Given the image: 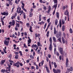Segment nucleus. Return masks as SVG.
<instances>
[{
  "label": "nucleus",
  "mask_w": 73,
  "mask_h": 73,
  "mask_svg": "<svg viewBox=\"0 0 73 73\" xmlns=\"http://www.w3.org/2000/svg\"><path fill=\"white\" fill-rule=\"evenodd\" d=\"M58 49L59 50L60 54H62V52H63V48L58 47Z\"/></svg>",
  "instance_id": "nucleus-1"
},
{
  "label": "nucleus",
  "mask_w": 73,
  "mask_h": 73,
  "mask_svg": "<svg viewBox=\"0 0 73 73\" xmlns=\"http://www.w3.org/2000/svg\"><path fill=\"white\" fill-rule=\"evenodd\" d=\"M1 15L4 16H8V13L7 12H4L3 13H1Z\"/></svg>",
  "instance_id": "nucleus-2"
},
{
  "label": "nucleus",
  "mask_w": 73,
  "mask_h": 73,
  "mask_svg": "<svg viewBox=\"0 0 73 73\" xmlns=\"http://www.w3.org/2000/svg\"><path fill=\"white\" fill-rule=\"evenodd\" d=\"M28 38H29V39L27 41L28 44H29L30 43H31L32 40L30 39V37H29L28 36Z\"/></svg>",
  "instance_id": "nucleus-3"
},
{
  "label": "nucleus",
  "mask_w": 73,
  "mask_h": 73,
  "mask_svg": "<svg viewBox=\"0 0 73 73\" xmlns=\"http://www.w3.org/2000/svg\"><path fill=\"white\" fill-rule=\"evenodd\" d=\"M15 66H17V67H19L20 65H19V62H18L15 64Z\"/></svg>",
  "instance_id": "nucleus-4"
},
{
  "label": "nucleus",
  "mask_w": 73,
  "mask_h": 73,
  "mask_svg": "<svg viewBox=\"0 0 73 73\" xmlns=\"http://www.w3.org/2000/svg\"><path fill=\"white\" fill-rule=\"evenodd\" d=\"M4 44H5L6 45H8V43H9V41H8V40L7 41V40H6L4 41Z\"/></svg>",
  "instance_id": "nucleus-5"
},
{
  "label": "nucleus",
  "mask_w": 73,
  "mask_h": 73,
  "mask_svg": "<svg viewBox=\"0 0 73 73\" xmlns=\"http://www.w3.org/2000/svg\"><path fill=\"white\" fill-rule=\"evenodd\" d=\"M66 66L68 65V62H69V60H68V58H66Z\"/></svg>",
  "instance_id": "nucleus-6"
},
{
  "label": "nucleus",
  "mask_w": 73,
  "mask_h": 73,
  "mask_svg": "<svg viewBox=\"0 0 73 73\" xmlns=\"http://www.w3.org/2000/svg\"><path fill=\"white\" fill-rule=\"evenodd\" d=\"M49 49L50 50H52V43H50Z\"/></svg>",
  "instance_id": "nucleus-7"
},
{
  "label": "nucleus",
  "mask_w": 73,
  "mask_h": 73,
  "mask_svg": "<svg viewBox=\"0 0 73 73\" xmlns=\"http://www.w3.org/2000/svg\"><path fill=\"white\" fill-rule=\"evenodd\" d=\"M64 14L65 15H68V16H69V12L68 11V10H66L64 12Z\"/></svg>",
  "instance_id": "nucleus-8"
},
{
  "label": "nucleus",
  "mask_w": 73,
  "mask_h": 73,
  "mask_svg": "<svg viewBox=\"0 0 73 73\" xmlns=\"http://www.w3.org/2000/svg\"><path fill=\"white\" fill-rule=\"evenodd\" d=\"M24 13H25L24 12H23V11H20L19 10V11L18 12V13H21V14H24Z\"/></svg>",
  "instance_id": "nucleus-9"
},
{
  "label": "nucleus",
  "mask_w": 73,
  "mask_h": 73,
  "mask_svg": "<svg viewBox=\"0 0 73 73\" xmlns=\"http://www.w3.org/2000/svg\"><path fill=\"white\" fill-rule=\"evenodd\" d=\"M49 65L50 69H52V65H51V62L49 60Z\"/></svg>",
  "instance_id": "nucleus-10"
},
{
  "label": "nucleus",
  "mask_w": 73,
  "mask_h": 73,
  "mask_svg": "<svg viewBox=\"0 0 73 73\" xmlns=\"http://www.w3.org/2000/svg\"><path fill=\"white\" fill-rule=\"evenodd\" d=\"M45 68H46V70L48 73H50V71H49V69H48V67L46 66Z\"/></svg>",
  "instance_id": "nucleus-11"
},
{
  "label": "nucleus",
  "mask_w": 73,
  "mask_h": 73,
  "mask_svg": "<svg viewBox=\"0 0 73 73\" xmlns=\"http://www.w3.org/2000/svg\"><path fill=\"white\" fill-rule=\"evenodd\" d=\"M54 34H56L57 33H58V31H56V28H54Z\"/></svg>",
  "instance_id": "nucleus-12"
},
{
  "label": "nucleus",
  "mask_w": 73,
  "mask_h": 73,
  "mask_svg": "<svg viewBox=\"0 0 73 73\" xmlns=\"http://www.w3.org/2000/svg\"><path fill=\"white\" fill-rule=\"evenodd\" d=\"M37 46H42V45L41 44V43L38 42H37Z\"/></svg>",
  "instance_id": "nucleus-13"
},
{
  "label": "nucleus",
  "mask_w": 73,
  "mask_h": 73,
  "mask_svg": "<svg viewBox=\"0 0 73 73\" xmlns=\"http://www.w3.org/2000/svg\"><path fill=\"white\" fill-rule=\"evenodd\" d=\"M62 42H63V43L64 44V43H65V39H64V38L63 37H62Z\"/></svg>",
  "instance_id": "nucleus-14"
},
{
  "label": "nucleus",
  "mask_w": 73,
  "mask_h": 73,
  "mask_svg": "<svg viewBox=\"0 0 73 73\" xmlns=\"http://www.w3.org/2000/svg\"><path fill=\"white\" fill-rule=\"evenodd\" d=\"M9 24L11 26H13V25H14L15 24L14 23H13V22H10Z\"/></svg>",
  "instance_id": "nucleus-15"
},
{
  "label": "nucleus",
  "mask_w": 73,
  "mask_h": 73,
  "mask_svg": "<svg viewBox=\"0 0 73 73\" xmlns=\"http://www.w3.org/2000/svg\"><path fill=\"white\" fill-rule=\"evenodd\" d=\"M43 9H44V11H46V10L47 9V8H46V6H45L44 5H43Z\"/></svg>",
  "instance_id": "nucleus-16"
},
{
  "label": "nucleus",
  "mask_w": 73,
  "mask_h": 73,
  "mask_svg": "<svg viewBox=\"0 0 73 73\" xmlns=\"http://www.w3.org/2000/svg\"><path fill=\"white\" fill-rule=\"evenodd\" d=\"M61 72V70L60 69L56 70V72L57 73H60Z\"/></svg>",
  "instance_id": "nucleus-17"
},
{
  "label": "nucleus",
  "mask_w": 73,
  "mask_h": 73,
  "mask_svg": "<svg viewBox=\"0 0 73 73\" xmlns=\"http://www.w3.org/2000/svg\"><path fill=\"white\" fill-rule=\"evenodd\" d=\"M9 62H10L9 63L11 65H12V63H13V61L11 60H9Z\"/></svg>",
  "instance_id": "nucleus-18"
},
{
  "label": "nucleus",
  "mask_w": 73,
  "mask_h": 73,
  "mask_svg": "<svg viewBox=\"0 0 73 73\" xmlns=\"http://www.w3.org/2000/svg\"><path fill=\"white\" fill-rule=\"evenodd\" d=\"M54 67L55 68H57V65L56 64V63L55 62H54Z\"/></svg>",
  "instance_id": "nucleus-19"
},
{
  "label": "nucleus",
  "mask_w": 73,
  "mask_h": 73,
  "mask_svg": "<svg viewBox=\"0 0 73 73\" xmlns=\"http://www.w3.org/2000/svg\"><path fill=\"white\" fill-rule=\"evenodd\" d=\"M7 47H5V48H3V50H4V52L5 53H7V52H6V49Z\"/></svg>",
  "instance_id": "nucleus-20"
},
{
  "label": "nucleus",
  "mask_w": 73,
  "mask_h": 73,
  "mask_svg": "<svg viewBox=\"0 0 73 73\" xmlns=\"http://www.w3.org/2000/svg\"><path fill=\"white\" fill-rule=\"evenodd\" d=\"M62 31H64V30H65V26L63 25L62 26Z\"/></svg>",
  "instance_id": "nucleus-21"
},
{
  "label": "nucleus",
  "mask_w": 73,
  "mask_h": 73,
  "mask_svg": "<svg viewBox=\"0 0 73 73\" xmlns=\"http://www.w3.org/2000/svg\"><path fill=\"white\" fill-rule=\"evenodd\" d=\"M57 3H56V4H54L53 6V7L54 8H55V10L56 9V8H57Z\"/></svg>",
  "instance_id": "nucleus-22"
},
{
  "label": "nucleus",
  "mask_w": 73,
  "mask_h": 73,
  "mask_svg": "<svg viewBox=\"0 0 73 73\" xmlns=\"http://www.w3.org/2000/svg\"><path fill=\"white\" fill-rule=\"evenodd\" d=\"M59 24H60V28H61L62 26L61 20H60Z\"/></svg>",
  "instance_id": "nucleus-23"
},
{
  "label": "nucleus",
  "mask_w": 73,
  "mask_h": 73,
  "mask_svg": "<svg viewBox=\"0 0 73 73\" xmlns=\"http://www.w3.org/2000/svg\"><path fill=\"white\" fill-rule=\"evenodd\" d=\"M57 23H58V20L56 19L55 20V25H57Z\"/></svg>",
  "instance_id": "nucleus-24"
},
{
  "label": "nucleus",
  "mask_w": 73,
  "mask_h": 73,
  "mask_svg": "<svg viewBox=\"0 0 73 73\" xmlns=\"http://www.w3.org/2000/svg\"><path fill=\"white\" fill-rule=\"evenodd\" d=\"M35 35L36 37H40V34H37V33H36L35 34Z\"/></svg>",
  "instance_id": "nucleus-25"
},
{
  "label": "nucleus",
  "mask_w": 73,
  "mask_h": 73,
  "mask_svg": "<svg viewBox=\"0 0 73 73\" xmlns=\"http://www.w3.org/2000/svg\"><path fill=\"white\" fill-rule=\"evenodd\" d=\"M67 70H68V71L69 70V71H70V70H71V71H72V70H73V69L72 67L70 68V69L69 68H68Z\"/></svg>",
  "instance_id": "nucleus-26"
},
{
  "label": "nucleus",
  "mask_w": 73,
  "mask_h": 73,
  "mask_svg": "<svg viewBox=\"0 0 73 73\" xmlns=\"http://www.w3.org/2000/svg\"><path fill=\"white\" fill-rule=\"evenodd\" d=\"M53 72H54V73H57V72H56V70L55 69V68H54L53 69Z\"/></svg>",
  "instance_id": "nucleus-27"
},
{
  "label": "nucleus",
  "mask_w": 73,
  "mask_h": 73,
  "mask_svg": "<svg viewBox=\"0 0 73 73\" xmlns=\"http://www.w3.org/2000/svg\"><path fill=\"white\" fill-rule=\"evenodd\" d=\"M53 41H54V42H56V37H53Z\"/></svg>",
  "instance_id": "nucleus-28"
},
{
  "label": "nucleus",
  "mask_w": 73,
  "mask_h": 73,
  "mask_svg": "<svg viewBox=\"0 0 73 73\" xmlns=\"http://www.w3.org/2000/svg\"><path fill=\"white\" fill-rule=\"evenodd\" d=\"M46 17H43V20H44V21H46Z\"/></svg>",
  "instance_id": "nucleus-29"
},
{
  "label": "nucleus",
  "mask_w": 73,
  "mask_h": 73,
  "mask_svg": "<svg viewBox=\"0 0 73 73\" xmlns=\"http://www.w3.org/2000/svg\"><path fill=\"white\" fill-rule=\"evenodd\" d=\"M61 38H58V40L59 41V42H61V43H62V42H61Z\"/></svg>",
  "instance_id": "nucleus-30"
},
{
  "label": "nucleus",
  "mask_w": 73,
  "mask_h": 73,
  "mask_svg": "<svg viewBox=\"0 0 73 73\" xmlns=\"http://www.w3.org/2000/svg\"><path fill=\"white\" fill-rule=\"evenodd\" d=\"M49 40L50 42V44H52V37H50L49 38Z\"/></svg>",
  "instance_id": "nucleus-31"
},
{
  "label": "nucleus",
  "mask_w": 73,
  "mask_h": 73,
  "mask_svg": "<svg viewBox=\"0 0 73 73\" xmlns=\"http://www.w3.org/2000/svg\"><path fill=\"white\" fill-rule=\"evenodd\" d=\"M23 18L25 19L26 18V15L25 13H24V14H23Z\"/></svg>",
  "instance_id": "nucleus-32"
},
{
  "label": "nucleus",
  "mask_w": 73,
  "mask_h": 73,
  "mask_svg": "<svg viewBox=\"0 0 73 73\" xmlns=\"http://www.w3.org/2000/svg\"><path fill=\"white\" fill-rule=\"evenodd\" d=\"M16 15H14L12 16L11 17V19H14L15 18V17H16Z\"/></svg>",
  "instance_id": "nucleus-33"
},
{
  "label": "nucleus",
  "mask_w": 73,
  "mask_h": 73,
  "mask_svg": "<svg viewBox=\"0 0 73 73\" xmlns=\"http://www.w3.org/2000/svg\"><path fill=\"white\" fill-rule=\"evenodd\" d=\"M47 25V24H46V23L44 25V29H45V28H46V27Z\"/></svg>",
  "instance_id": "nucleus-34"
},
{
  "label": "nucleus",
  "mask_w": 73,
  "mask_h": 73,
  "mask_svg": "<svg viewBox=\"0 0 73 73\" xmlns=\"http://www.w3.org/2000/svg\"><path fill=\"white\" fill-rule=\"evenodd\" d=\"M11 1H9V4L10 5H12L13 4V3L12 2H11Z\"/></svg>",
  "instance_id": "nucleus-35"
},
{
  "label": "nucleus",
  "mask_w": 73,
  "mask_h": 73,
  "mask_svg": "<svg viewBox=\"0 0 73 73\" xmlns=\"http://www.w3.org/2000/svg\"><path fill=\"white\" fill-rule=\"evenodd\" d=\"M33 15V13H31L29 15V17H32Z\"/></svg>",
  "instance_id": "nucleus-36"
},
{
  "label": "nucleus",
  "mask_w": 73,
  "mask_h": 73,
  "mask_svg": "<svg viewBox=\"0 0 73 73\" xmlns=\"http://www.w3.org/2000/svg\"><path fill=\"white\" fill-rule=\"evenodd\" d=\"M15 58L16 59H18V58H19V55H16L15 56Z\"/></svg>",
  "instance_id": "nucleus-37"
},
{
  "label": "nucleus",
  "mask_w": 73,
  "mask_h": 73,
  "mask_svg": "<svg viewBox=\"0 0 73 73\" xmlns=\"http://www.w3.org/2000/svg\"><path fill=\"white\" fill-rule=\"evenodd\" d=\"M1 72L2 73H4V72H5V70L2 69L1 70Z\"/></svg>",
  "instance_id": "nucleus-38"
},
{
  "label": "nucleus",
  "mask_w": 73,
  "mask_h": 73,
  "mask_svg": "<svg viewBox=\"0 0 73 73\" xmlns=\"http://www.w3.org/2000/svg\"><path fill=\"white\" fill-rule=\"evenodd\" d=\"M56 15L57 16V17L58 18V17H59V13H58V12H57Z\"/></svg>",
  "instance_id": "nucleus-39"
},
{
  "label": "nucleus",
  "mask_w": 73,
  "mask_h": 73,
  "mask_svg": "<svg viewBox=\"0 0 73 73\" xmlns=\"http://www.w3.org/2000/svg\"><path fill=\"white\" fill-rule=\"evenodd\" d=\"M53 1L54 2V4H57V0H53Z\"/></svg>",
  "instance_id": "nucleus-40"
},
{
  "label": "nucleus",
  "mask_w": 73,
  "mask_h": 73,
  "mask_svg": "<svg viewBox=\"0 0 73 73\" xmlns=\"http://www.w3.org/2000/svg\"><path fill=\"white\" fill-rule=\"evenodd\" d=\"M19 1H17V0H16L15 1V3L16 4H19Z\"/></svg>",
  "instance_id": "nucleus-41"
},
{
  "label": "nucleus",
  "mask_w": 73,
  "mask_h": 73,
  "mask_svg": "<svg viewBox=\"0 0 73 73\" xmlns=\"http://www.w3.org/2000/svg\"><path fill=\"white\" fill-rule=\"evenodd\" d=\"M16 26H17V27H19V28L20 27V24H19V23H17L16 24Z\"/></svg>",
  "instance_id": "nucleus-42"
},
{
  "label": "nucleus",
  "mask_w": 73,
  "mask_h": 73,
  "mask_svg": "<svg viewBox=\"0 0 73 73\" xmlns=\"http://www.w3.org/2000/svg\"><path fill=\"white\" fill-rule=\"evenodd\" d=\"M26 25H27L28 28H29L30 27V25H29V23H27L26 24Z\"/></svg>",
  "instance_id": "nucleus-43"
},
{
  "label": "nucleus",
  "mask_w": 73,
  "mask_h": 73,
  "mask_svg": "<svg viewBox=\"0 0 73 73\" xmlns=\"http://www.w3.org/2000/svg\"><path fill=\"white\" fill-rule=\"evenodd\" d=\"M48 58H51V55H50V54H48Z\"/></svg>",
  "instance_id": "nucleus-44"
},
{
  "label": "nucleus",
  "mask_w": 73,
  "mask_h": 73,
  "mask_svg": "<svg viewBox=\"0 0 73 73\" xmlns=\"http://www.w3.org/2000/svg\"><path fill=\"white\" fill-rule=\"evenodd\" d=\"M50 24H52V23L51 22H50V23H48V28H49V27H50Z\"/></svg>",
  "instance_id": "nucleus-45"
},
{
  "label": "nucleus",
  "mask_w": 73,
  "mask_h": 73,
  "mask_svg": "<svg viewBox=\"0 0 73 73\" xmlns=\"http://www.w3.org/2000/svg\"><path fill=\"white\" fill-rule=\"evenodd\" d=\"M50 18H49L47 20V21L48 23H50Z\"/></svg>",
  "instance_id": "nucleus-46"
},
{
  "label": "nucleus",
  "mask_w": 73,
  "mask_h": 73,
  "mask_svg": "<svg viewBox=\"0 0 73 73\" xmlns=\"http://www.w3.org/2000/svg\"><path fill=\"white\" fill-rule=\"evenodd\" d=\"M18 27L17 26H16L15 27V29L16 30V31H17L18 30Z\"/></svg>",
  "instance_id": "nucleus-47"
},
{
  "label": "nucleus",
  "mask_w": 73,
  "mask_h": 73,
  "mask_svg": "<svg viewBox=\"0 0 73 73\" xmlns=\"http://www.w3.org/2000/svg\"><path fill=\"white\" fill-rule=\"evenodd\" d=\"M62 24H64V23H65V21L63 19H62Z\"/></svg>",
  "instance_id": "nucleus-48"
},
{
  "label": "nucleus",
  "mask_w": 73,
  "mask_h": 73,
  "mask_svg": "<svg viewBox=\"0 0 73 73\" xmlns=\"http://www.w3.org/2000/svg\"><path fill=\"white\" fill-rule=\"evenodd\" d=\"M56 56H59V53H58V52H56Z\"/></svg>",
  "instance_id": "nucleus-49"
},
{
  "label": "nucleus",
  "mask_w": 73,
  "mask_h": 73,
  "mask_svg": "<svg viewBox=\"0 0 73 73\" xmlns=\"http://www.w3.org/2000/svg\"><path fill=\"white\" fill-rule=\"evenodd\" d=\"M69 31H70V33H72V30L71 29V28H70V29Z\"/></svg>",
  "instance_id": "nucleus-50"
},
{
  "label": "nucleus",
  "mask_w": 73,
  "mask_h": 73,
  "mask_svg": "<svg viewBox=\"0 0 73 73\" xmlns=\"http://www.w3.org/2000/svg\"><path fill=\"white\" fill-rule=\"evenodd\" d=\"M34 9H33V8H31V12L32 13V11H33Z\"/></svg>",
  "instance_id": "nucleus-51"
},
{
  "label": "nucleus",
  "mask_w": 73,
  "mask_h": 73,
  "mask_svg": "<svg viewBox=\"0 0 73 73\" xmlns=\"http://www.w3.org/2000/svg\"><path fill=\"white\" fill-rule=\"evenodd\" d=\"M45 24L44 22L42 21L40 22V25H42V24Z\"/></svg>",
  "instance_id": "nucleus-52"
},
{
  "label": "nucleus",
  "mask_w": 73,
  "mask_h": 73,
  "mask_svg": "<svg viewBox=\"0 0 73 73\" xmlns=\"http://www.w3.org/2000/svg\"><path fill=\"white\" fill-rule=\"evenodd\" d=\"M50 8L48 10V11L47 13H49V12H50Z\"/></svg>",
  "instance_id": "nucleus-53"
},
{
  "label": "nucleus",
  "mask_w": 73,
  "mask_h": 73,
  "mask_svg": "<svg viewBox=\"0 0 73 73\" xmlns=\"http://www.w3.org/2000/svg\"><path fill=\"white\" fill-rule=\"evenodd\" d=\"M30 57L31 58H32V59L33 58V55H31L30 56Z\"/></svg>",
  "instance_id": "nucleus-54"
},
{
  "label": "nucleus",
  "mask_w": 73,
  "mask_h": 73,
  "mask_svg": "<svg viewBox=\"0 0 73 73\" xmlns=\"http://www.w3.org/2000/svg\"><path fill=\"white\" fill-rule=\"evenodd\" d=\"M35 28L37 29H39L40 28V27L38 26H36Z\"/></svg>",
  "instance_id": "nucleus-55"
},
{
  "label": "nucleus",
  "mask_w": 73,
  "mask_h": 73,
  "mask_svg": "<svg viewBox=\"0 0 73 73\" xmlns=\"http://www.w3.org/2000/svg\"><path fill=\"white\" fill-rule=\"evenodd\" d=\"M24 47H25V48H28V46H26L25 45V44H24Z\"/></svg>",
  "instance_id": "nucleus-56"
},
{
  "label": "nucleus",
  "mask_w": 73,
  "mask_h": 73,
  "mask_svg": "<svg viewBox=\"0 0 73 73\" xmlns=\"http://www.w3.org/2000/svg\"><path fill=\"white\" fill-rule=\"evenodd\" d=\"M12 36H13V37H14L15 38H16V36H15V35L14 34H13L12 35Z\"/></svg>",
  "instance_id": "nucleus-57"
},
{
  "label": "nucleus",
  "mask_w": 73,
  "mask_h": 73,
  "mask_svg": "<svg viewBox=\"0 0 73 73\" xmlns=\"http://www.w3.org/2000/svg\"><path fill=\"white\" fill-rule=\"evenodd\" d=\"M37 62H38V61H39V56H38L37 57Z\"/></svg>",
  "instance_id": "nucleus-58"
},
{
  "label": "nucleus",
  "mask_w": 73,
  "mask_h": 73,
  "mask_svg": "<svg viewBox=\"0 0 73 73\" xmlns=\"http://www.w3.org/2000/svg\"><path fill=\"white\" fill-rule=\"evenodd\" d=\"M59 36V35H58V34H57L56 35V37H57V38H58L59 36Z\"/></svg>",
  "instance_id": "nucleus-59"
},
{
  "label": "nucleus",
  "mask_w": 73,
  "mask_h": 73,
  "mask_svg": "<svg viewBox=\"0 0 73 73\" xmlns=\"http://www.w3.org/2000/svg\"><path fill=\"white\" fill-rule=\"evenodd\" d=\"M59 36H60L61 35V31H59V34H58Z\"/></svg>",
  "instance_id": "nucleus-60"
},
{
  "label": "nucleus",
  "mask_w": 73,
  "mask_h": 73,
  "mask_svg": "<svg viewBox=\"0 0 73 73\" xmlns=\"http://www.w3.org/2000/svg\"><path fill=\"white\" fill-rule=\"evenodd\" d=\"M11 22L13 23H14V24H15V21L14 20H13Z\"/></svg>",
  "instance_id": "nucleus-61"
},
{
  "label": "nucleus",
  "mask_w": 73,
  "mask_h": 73,
  "mask_svg": "<svg viewBox=\"0 0 73 73\" xmlns=\"http://www.w3.org/2000/svg\"><path fill=\"white\" fill-rule=\"evenodd\" d=\"M1 62L2 64H4V62H5V60H2L1 61Z\"/></svg>",
  "instance_id": "nucleus-62"
},
{
  "label": "nucleus",
  "mask_w": 73,
  "mask_h": 73,
  "mask_svg": "<svg viewBox=\"0 0 73 73\" xmlns=\"http://www.w3.org/2000/svg\"><path fill=\"white\" fill-rule=\"evenodd\" d=\"M44 61L43 60L41 62V64H42V65H43V64H44Z\"/></svg>",
  "instance_id": "nucleus-63"
},
{
  "label": "nucleus",
  "mask_w": 73,
  "mask_h": 73,
  "mask_svg": "<svg viewBox=\"0 0 73 73\" xmlns=\"http://www.w3.org/2000/svg\"><path fill=\"white\" fill-rule=\"evenodd\" d=\"M19 64H20V66H23V64L22 63H20L19 62Z\"/></svg>",
  "instance_id": "nucleus-64"
}]
</instances>
